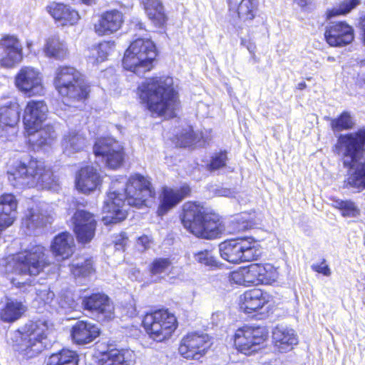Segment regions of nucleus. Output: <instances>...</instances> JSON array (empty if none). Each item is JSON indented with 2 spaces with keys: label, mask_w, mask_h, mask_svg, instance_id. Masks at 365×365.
<instances>
[{
  "label": "nucleus",
  "mask_w": 365,
  "mask_h": 365,
  "mask_svg": "<svg viewBox=\"0 0 365 365\" xmlns=\"http://www.w3.org/2000/svg\"><path fill=\"white\" fill-rule=\"evenodd\" d=\"M270 301V296L260 289H252L242 293L238 299L239 308L250 314L264 307Z\"/></svg>",
  "instance_id": "obj_25"
},
{
  "label": "nucleus",
  "mask_w": 365,
  "mask_h": 365,
  "mask_svg": "<svg viewBox=\"0 0 365 365\" xmlns=\"http://www.w3.org/2000/svg\"><path fill=\"white\" fill-rule=\"evenodd\" d=\"M21 108L16 103L0 107V139L11 140L17 134Z\"/></svg>",
  "instance_id": "obj_18"
},
{
  "label": "nucleus",
  "mask_w": 365,
  "mask_h": 365,
  "mask_svg": "<svg viewBox=\"0 0 365 365\" xmlns=\"http://www.w3.org/2000/svg\"><path fill=\"white\" fill-rule=\"evenodd\" d=\"M332 206L340 210L341 215L344 217L355 218L359 217L361 210L357 205L350 200L333 199Z\"/></svg>",
  "instance_id": "obj_40"
},
{
  "label": "nucleus",
  "mask_w": 365,
  "mask_h": 365,
  "mask_svg": "<svg viewBox=\"0 0 365 365\" xmlns=\"http://www.w3.org/2000/svg\"><path fill=\"white\" fill-rule=\"evenodd\" d=\"M83 304L85 309L96 314L99 320L110 321L115 317L113 304L103 294H94L86 297Z\"/></svg>",
  "instance_id": "obj_23"
},
{
  "label": "nucleus",
  "mask_w": 365,
  "mask_h": 365,
  "mask_svg": "<svg viewBox=\"0 0 365 365\" xmlns=\"http://www.w3.org/2000/svg\"><path fill=\"white\" fill-rule=\"evenodd\" d=\"M53 84L61 96L73 101L86 99L90 92L83 76L73 67H58L55 73Z\"/></svg>",
  "instance_id": "obj_10"
},
{
  "label": "nucleus",
  "mask_w": 365,
  "mask_h": 365,
  "mask_svg": "<svg viewBox=\"0 0 365 365\" xmlns=\"http://www.w3.org/2000/svg\"><path fill=\"white\" fill-rule=\"evenodd\" d=\"M56 298L53 291L47 287L36 290V297L34 303L37 304L38 308L48 307L57 309Z\"/></svg>",
  "instance_id": "obj_41"
},
{
  "label": "nucleus",
  "mask_w": 365,
  "mask_h": 365,
  "mask_svg": "<svg viewBox=\"0 0 365 365\" xmlns=\"http://www.w3.org/2000/svg\"><path fill=\"white\" fill-rule=\"evenodd\" d=\"M47 264L45 248L40 245H33L24 252L9 256L1 262V272L17 287H21L25 283L23 276L38 275Z\"/></svg>",
  "instance_id": "obj_4"
},
{
  "label": "nucleus",
  "mask_w": 365,
  "mask_h": 365,
  "mask_svg": "<svg viewBox=\"0 0 365 365\" xmlns=\"http://www.w3.org/2000/svg\"><path fill=\"white\" fill-rule=\"evenodd\" d=\"M341 158L344 166L349 168L345 180L347 187L365 189V128L357 131L340 135L333 148Z\"/></svg>",
  "instance_id": "obj_3"
},
{
  "label": "nucleus",
  "mask_w": 365,
  "mask_h": 365,
  "mask_svg": "<svg viewBox=\"0 0 365 365\" xmlns=\"http://www.w3.org/2000/svg\"><path fill=\"white\" fill-rule=\"evenodd\" d=\"M219 195L221 196H225V197H232L235 196L234 192L229 189H222V190H220Z\"/></svg>",
  "instance_id": "obj_59"
},
{
  "label": "nucleus",
  "mask_w": 365,
  "mask_h": 365,
  "mask_svg": "<svg viewBox=\"0 0 365 365\" xmlns=\"http://www.w3.org/2000/svg\"><path fill=\"white\" fill-rule=\"evenodd\" d=\"M272 343L277 351L287 353L298 344L299 339L294 329L284 325H277L272 331Z\"/></svg>",
  "instance_id": "obj_24"
},
{
  "label": "nucleus",
  "mask_w": 365,
  "mask_h": 365,
  "mask_svg": "<svg viewBox=\"0 0 365 365\" xmlns=\"http://www.w3.org/2000/svg\"><path fill=\"white\" fill-rule=\"evenodd\" d=\"M128 242V238L125 233H120L119 235L116 236L115 239V247L117 250H124L125 247L127 245Z\"/></svg>",
  "instance_id": "obj_54"
},
{
  "label": "nucleus",
  "mask_w": 365,
  "mask_h": 365,
  "mask_svg": "<svg viewBox=\"0 0 365 365\" xmlns=\"http://www.w3.org/2000/svg\"><path fill=\"white\" fill-rule=\"evenodd\" d=\"M267 339V332L264 328L251 326L238 328L233 336L235 349L245 355L259 351Z\"/></svg>",
  "instance_id": "obj_13"
},
{
  "label": "nucleus",
  "mask_w": 365,
  "mask_h": 365,
  "mask_svg": "<svg viewBox=\"0 0 365 365\" xmlns=\"http://www.w3.org/2000/svg\"><path fill=\"white\" fill-rule=\"evenodd\" d=\"M98 326L88 321H78L71 328L72 341L78 345H86L93 342L100 335Z\"/></svg>",
  "instance_id": "obj_26"
},
{
  "label": "nucleus",
  "mask_w": 365,
  "mask_h": 365,
  "mask_svg": "<svg viewBox=\"0 0 365 365\" xmlns=\"http://www.w3.org/2000/svg\"><path fill=\"white\" fill-rule=\"evenodd\" d=\"M361 29L363 31V34H362L363 41L365 44V16L363 18H361Z\"/></svg>",
  "instance_id": "obj_62"
},
{
  "label": "nucleus",
  "mask_w": 365,
  "mask_h": 365,
  "mask_svg": "<svg viewBox=\"0 0 365 365\" xmlns=\"http://www.w3.org/2000/svg\"><path fill=\"white\" fill-rule=\"evenodd\" d=\"M137 95L154 117L173 118L180 108L178 86L170 76L146 79L138 86Z\"/></svg>",
  "instance_id": "obj_2"
},
{
  "label": "nucleus",
  "mask_w": 365,
  "mask_h": 365,
  "mask_svg": "<svg viewBox=\"0 0 365 365\" xmlns=\"http://www.w3.org/2000/svg\"><path fill=\"white\" fill-rule=\"evenodd\" d=\"M257 0H242L237 9L239 18L243 21H252L256 16Z\"/></svg>",
  "instance_id": "obj_44"
},
{
  "label": "nucleus",
  "mask_w": 365,
  "mask_h": 365,
  "mask_svg": "<svg viewBox=\"0 0 365 365\" xmlns=\"http://www.w3.org/2000/svg\"><path fill=\"white\" fill-rule=\"evenodd\" d=\"M141 4L154 27L163 29L167 26L169 17L162 0H141Z\"/></svg>",
  "instance_id": "obj_28"
},
{
  "label": "nucleus",
  "mask_w": 365,
  "mask_h": 365,
  "mask_svg": "<svg viewBox=\"0 0 365 365\" xmlns=\"http://www.w3.org/2000/svg\"><path fill=\"white\" fill-rule=\"evenodd\" d=\"M241 45L246 47L249 52L254 54L256 50V46L250 40L241 38Z\"/></svg>",
  "instance_id": "obj_58"
},
{
  "label": "nucleus",
  "mask_w": 365,
  "mask_h": 365,
  "mask_svg": "<svg viewBox=\"0 0 365 365\" xmlns=\"http://www.w3.org/2000/svg\"><path fill=\"white\" fill-rule=\"evenodd\" d=\"M114 48V41H102L98 46L91 49V58L93 59L94 62H103L107 59L108 56L113 51Z\"/></svg>",
  "instance_id": "obj_42"
},
{
  "label": "nucleus",
  "mask_w": 365,
  "mask_h": 365,
  "mask_svg": "<svg viewBox=\"0 0 365 365\" xmlns=\"http://www.w3.org/2000/svg\"><path fill=\"white\" fill-rule=\"evenodd\" d=\"M133 351L128 349H112L101 355L98 365H132Z\"/></svg>",
  "instance_id": "obj_34"
},
{
  "label": "nucleus",
  "mask_w": 365,
  "mask_h": 365,
  "mask_svg": "<svg viewBox=\"0 0 365 365\" xmlns=\"http://www.w3.org/2000/svg\"><path fill=\"white\" fill-rule=\"evenodd\" d=\"M16 219V214L0 210V233L11 227Z\"/></svg>",
  "instance_id": "obj_51"
},
{
  "label": "nucleus",
  "mask_w": 365,
  "mask_h": 365,
  "mask_svg": "<svg viewBox=\"0 0 365 365\" xmlns=\"http://www.w3.org/2000/svg\"><path fill=\"white\" fill-rule=\"evenodd\" d=\"M0 66L4 68H13L23 58V50L19 40L14 36H6L0 39Z\"/></svg>",
  "instance_id": "obj_21"
},
{
  "label": "nucleus",
  "mask_w": 365,
  "mask_h": 365,
  "mask_svg": "<svg viewBox=\"0 0 365 365\" xmlns=\"http://www.w3.org/2000/svg\"><path fill=\"white\" fill-rule=\"evenodd\" d=\"M47 12L63 26H74L81 19L78 11L61 3L52 2L46 7Z\"/></svg>",
  "instance_id": "obj_30"
},
{
  "label": "nucleus",
  "mask_w": 365,
  "mask_h": 365,
  "mask_svg": "<svg viewBox=\"0 0 365 365\" xmlns=\"http://www.w3.org/2000/svg\"><path fill=\"white\" fill-rule=\"evenodd\" d=\"M51 220L52 215L47 210V205L40 203L28 208L22 219L21 229L26 235L35 234Z\"/></svg>",
  "instance_id": "obj_17"
},
{
  "label": "nucleus",
  "mask_w": 365,
  "mask_h": 365,
  "mask_svg": "<svg viewBox=\"0 0 365 365\" xmlns=\"http://www.w3.org/2000/svg\"><path fill=\"white\" fill-rule=\"evenodd\" d=\"M220 257L232 264L257 259L260 255L259 243L252 237L227 240L219 245Z\"/></svg>",
  "instance_id": "obj_12"
},
{
  "label": "nucleus",
  "mask_w": 365,
  "mask_h": 365,
  "mask_svg": "<svg viewBox=\"0 0 365 365\" xmlns=\"http://www.w3.org/2000/svg\"><path fill=\"white\" fill-rule=\"evenodd\" d=\"M101 181V177L96 169L86 166L76 173L75 185L78 191L88 194L97 190Z\"/></svg>",
  "instance_id": "obj_29"
},
{
  "label": "nucleus",
  "mask_w": 365,
  "mask_h": 365,
  "mask_svg": "<svg viewBox=\"0 0 365 365\" xmlns=\"http://www.w3.org/2000/svg\"><path fill=\"white\" fill-rule=\"evenodd\" d=\"M32 46H33V42H32V41H31V40H27V41H26V47L28 48V49L31 50V49Z\"/></svg>",
  "instance_id": "obj_64"
},
{
  "label": "nucleus",
  "mask_w": 365,
  "mask_h": 365,
  "mask_svg": "<svg viewBox=\"0 0 365 365\" xmlns=\"http://www.w3.org/2000/svg\"><path fill=\"white\" fill-rule=\"evenodd\" d=\"M43 52L47 57L58 60L64 59L68 53L66 43L56 36H51L46 38Z\"/></svg>",
  "instance_id": "obj_37"
},
{
  "label": "nucleus",
  "mask_w": 365,
  "mask_h": 365,
  "mask_svg": "<svg viewBox=\"0 0 365 365\" xmlns=\"http://www.w3.org/2000/svg\"><path fill=\"white\" fill-rule=\"evenodd\" d=\"M157 56L155 43L150 38H138L126 49L123 58V68L138 76H143L153 68Z\"/></svg>",
  "instance_id": "obj_9"
},
{
  "label": "nucleus",
  "mask_w": 365,
  "mask_h": 365,
  "mask_svg": "<svg viewBox=\"0 0 365 365\" xmlns=\"http://www.w3.org/2000/svg\"><path fill=\"white\" fill-rule=\"evenodd\" d=\"M251 267L254 286L272 284L279 279L278 268L272 264H252Z\"/></svg>",
  "instance_id": "obj_32"
},
{
  "label": "nucleus",
  "mask_w": 365,
  "mask_h": 365,
  "mask_svg": "<svg viewBox=\"0 0 365 365\" xmlns=\"http://www.w3.org/2000/svg\"><path fill=\"white\" fill-rule=\"evenodd\" d=\"M26 310L27 307L22 302L9 298L0 312V318L4 322H13L20 319Z\"/></svg>",
  "instance_id": "obj_36"
},
{
  "label": "nucleus",
  "mask_w": 365,
  "mask_h": 365,
  "mask_svg": "<svg viewBox=\"0 0 365 365\" xmlns=\"http://www.w3.org/2000/svg\"><path fill=\"white\" fill-rule=\"evenodd\" d=\"M50 249L51 253L57 259H68L74 252V239L68 232L60 233L52 240Z\"/></svg>",
  "instance_id": "obj_31"
},
{
  "label": "nucleus",
  "mask_w": 365,
  "mask_h": 365,
  "mask_svg": "<svg viewBox=\"0 0 365 365\" xmlns=\"http://www.w3.org/2000/svg\"><path fill=\"white\" fill-rule=\"evenodd\" d=\"M152 243V239L148 235L140 237L136 243L137 248L140 251H144L148 249Z\"/></svg>",
  "instance_id": "obj_53"
},
{
  "label": "nucleus",
  "mask_w": 365,
  "mask_h": 365,
  "mask_svg": "<svg viewBox=\"0 0 365 365\" xmlns=\"http://www.w3.org/2000/svg\"><path fill=\"white\" fill-rule=\"evenodd\" d=\"M56 303H57L56 310L61 309L65 312L73 310L77 306L73 294L69 291L61 293L57 297Z\"/></svg>",
  "instance_id": "obj_47"
},
{
  "label": "nucleus",
  "mask_w": 365,
  "mask_h": 365,
  "mask_svg": "<svg viewBox=\"0 0 365 365\" xmlns=\"http://www.w3.org/2000/svg\"><path fill=\"white\" fill-rule=\"evenodd\" d=\"M18 202L16 197L11 193L0 195V210L16 214Z\"/></svg>",
  "instance_id": "obj_49"
},
{
  "label": "nucleus",
  "mask_w": 365,
  "mask_h": 365,
  "mask_svg": "<svg viewBox=\"0 0 365 365\" xmlns=\"http://www.w3.org/2000/svg\"><path fill=\"white\" fill-rule=\"evenodd\" d=\"M333 131H342L351 129L355 124L353 115L348 111L342 112L338 117L330 120Z\"/></svg>",
  "instance_id": "obj_43"
},
{
  "label": "nucleus",
  "mask_w": 365,
  "mask_h": 365,
  "mask_svg": "<svg viewBox=\"0 0 365 365\" xmlns=\"http://www.w3.org/2000/svg\"><path fill=\"white\" fill-rule=\"evenodd\" d=\"M358 83L361 86L365 85V73H362L359 75L358 78Z\"/></svg>",
  "instance_id": "obj_63"
},
{
  "label": "nucleus",
  "mask_w": 365,
  "mask_h": 365,
  "mask_svg": "<svg viewBox=\"0 0 365 365\" xmlns=\"http://www.w3.org/2000/svg\"><path fill=\"white\" fill-rule=\"evenodd\" d=\"M123 23V14L117 9H110L98 16L93 23V29L98 36H110L119 31Z\"/></svg>",
  "instance_id": "obj_19"
},
{
  "label": "nucleus",
  "mask_w": 365,
  "mask_h": 365,
  "mask_svg": "<svg viewBox=\"0 0 365 365\" xmlns=\"http://www.w3.org/2000/svg\"><path fill=\"white\" fill-rule=\"evenodd\" d=\"M71 270L76 277L88 276L93 272V262L91 259H86L83 262L78 260L72 264Z\"/></svg>",
  "instance_id": "obj_48"
},
{
  "label": "nucleus",
  "mask_w": 365,
  "mask_h": 365,
  "mask_svg": "<svg viewBox=\"0 0 365 365\" xmlns=\"http://www.w3.org/2000/svg\"><path fill=\"white\" fill-rule=\"evenodd\" d=\"M360 3L361 0H344L339 5L327 11V18L330 19L337 16L345 15L359 5Z\"/></svg>",
  "instance_id": "obj_45"
},
{
  "label": "nucleus",
  "mask_w": 365,
  "mask_h": 365,
  "mask_svg": "<svg viewBox=\"0 0 365 365\" xmlns=\"http://www.w3.org/2000/svg\"><path fill=\"white\" fill-rule=\"evenodd\" d=\"M312 269L314 271L324 274V276H329L331 274L330 269L324 261L319 264H313Z\"/></svg>",
  "instance_id": "obj_55"
},
{
  "label": "nucleus",
  "mask_w": 365,
  "mask_h": 365,
  "mask_svg": "<svg viewBox=\"0 0 365 365\" xmlns=\"http://www.w3.org/2000/svg\"><path fill=\"white\" fill-rule=\"evenodd\" d=\"M237 220L238 222L242 221V223L240 224L239 226L237 227V229L239 230H244L250 229L254 225V223L252 222V220L245 218L242 215L238 217Z\"/></svg>",
  "instance_id": "obj_56"
},
{
  "label": "nucleus",
  "mask_w": 365,
  "mask_h": 365,
  "mask_svg": "<svg viewBox=\"0 0 365 365\" xmlns=\"http://www.w3.org/2000/svg\"><path fill=\"white\" fill-rule=\"evenodd\" d=\"M211 138L210 131L194 132L191 127L183 129L176 136L175 143L180 147L205 146Z\"/></svg>",
  "instance_id": "obj_33"
},
{
  "label": "nucleus",
  "mask_w": 365,
  "mask_h": 365,
  "mask_svg": "<svg viewBox=\"0 0 365 365\" xmlns=\"http://www.w3.org/2000/svg\"><path fill=\"white\" fill-rule=\"evenodd\" d=\"M190 191V189L187 185H183L179 189L163 187L160 195L158 215L163 216L175 207L189 194Z\"/></svg>",
  "instance_id": "obj_27"
},
{
  "label": "nucleus",
  "mask_w": 365,
  "mask_h": 365,
  "mask_svg": "<svg viewBox=\"0 0 365 365\" xmlns=\"http://www.w3.org/2000/svg\"><path fill=\"white\" fill-rule=\"evenodd\" d=\"M78 356L74 351L63 349L52 354L48 360L47 365H78Z\"/></svg>",
  "instance_id": "obj_39"
},
{
  "label": "nucleus",
  "mask_w": 365,
  "mask_h": 365,
  "mask_svg": "<svg viewBox=\"0 0 365 365\" xmlns=\"http://www.w3.org/2000/svg\"><path fill=\"white\" fill-rule=\"evenodd\" d=\"M74 3H82L86 5H91L95 3L96 0H72Z\"/></svg>",
  "instance_id": "obj_61"
},
{
  "label": "nucleus",
  "mask_w": 365,
  "mask_h": 365,
  "mask_svg": "<svg viewBox=\"0 0 365 365\" xmlns=\"http://www.w3.org/2000/svg\"><path fill=\"white\" fill-rule=\"evenodd\" d=\"M294 4L304 9L310 4L311 0H294Z\"/></svg>",
  "instance_id": "obj_60"
},
{
  "label": "nucleus",
  "mask_w": 365,
  "mask_h": 365,
  "mask_svg": "<svg viewBox=\"0 0 365 365\" xmlns=\"http://www.w3.org/2000/svg\"><path fill=\"white\" fill-rule=\"evenodd\" d=\"M50 331L51 325L46 320L31 322L26 325L24 333L19 331L14 332V337L16 339L14 346L22 356L34 357L46 348Z\"/></svg>",
  "instance_id": "obj_8"
},
{
  "label": "nucleus",
  "mask_w": 365,
  "mask_h": 365,
  "mask_svg": "<svg viewBox=\"0 0 365 365\" xmlns=\"http://www.w3.org/2000/svg\"><path fill=\"white\" fill-rule=\"evenodd\" d=\"M252 277V267L250 264L230 272L228 274L227 280L232 285L250 287L254 286Z\"/></svg>",
  "instance_id": "obj_38"
},
{
  "label": "nucleus",
  "mask_w": 365,
  "mask_h": 365,
  "mask_svg": "<svg viewBox=\"0 0 365 365\" xmlns=\"http://www.w3.org/2000/svg\"><path fill=\"white\" fill-rule=\"evenodd\" d=\"M210 347V338L207 334L194 331L182 338L178 352L184 359L199 360L205 356Z\"/></svg>",
  "instance_id": "obj_15"
},
{
  "label": "nucleus",
  "mask_w": 365,
  "mask_h": 365,
  "mask_svg": "<svg viewBox=\"0 0 365 365\" xmlns=\"http://www.w3.org/2000/svg\"><path fill=\"white\" fill-rule=\"evenodd\" d=\"M226 160V153L220 152L219 153H217L212 157L210 163L209 165V169L211 170H218L225 165Z\"/></svg>",
  "instance_id": "obj_52"
},
{
  "label": "nucleus",
  "mask_w": 365,
  "mask_h": 365,
  "mask_svg": "<svg viewBox=\"0 0 365 365\" xmlns=\"http://www.w3.org/2000/svg\"><path fill=\"white\" fill-rule=\"evenodd\" d=\"M195 259L202 264L210 267H218L219 262L211 252L207 250L202 251L195 255Z\"/></svg>",
  "instance_id": "obj_50"
},
{
  "label": "nucleus",
  "mask_w": 365,
  "mask_h": 365,
  "mask_svg": "<svg viewBox=\"0 0 365 365\" xmlns=\"http://www.w3.org/2000/svg\"><path fill=\"white\" fill-rule=\"evenodd\" d=\"M14 84L19 91L28 97L42 96L46 92L43 76L33 66L21 67L15 76Z\"/></svg>",
  "instance_id": "obj_14"
},
{
  "label": "nucleus",
  "mask_w": 365,
  "mask_h": 365,
  "mask_svg": "<svg viewBox=\"0 0 365 365\" xmlns=\"http://www.w3.org/2000/svg\"><path fill=\"white\" fill-rule=\"evenodd\" d=\"M155 195V189L148 176L133 173L128 179L120 177L111 183L103 208L102 220L105 225L121 222L127 217L125 200L128 205L142 208L148 207Z\"/></svg>",
  "instance_id": "obj_1"
},
{
  "label": "nucleus",
  "mask_w": 365,
  "mask_h": 365,
  "mask_svg": "<svg viewBox=\"0 0 365 365\" xmlns=\"http://www.w3.org/2000/svg\"><path fill=\"white\" fill-rule=\"evenodd\" d=\"M87 144L86 138L74 130L66 133L61 141L63 151L67 155L83 150L87 146Z\"/></svg>",
  "instance_id": "obj_35"
},
{
  "label": "nucleus",
  "mask_w": 365,
  "mask_h": 365,
  "mask_svg": "<svg viewBox=\"0 0 365 365\" xmlns=\"http://www.w3.org/2000/svg\"><path fill=\"white\" fill-rule=\"evenodd\" d=\"M8 175L11 185L19 188L53 189L57 185L51 169L44 161L36 158L16 162Z\"/></svg>",
  "instance_id": "obj_5"
},
{
  "label": "nucleus",
  "mask_w": 365,
  "mask_h": 365,
  "mask_svg": "<svg viewBox=\"0 0 365 365\" xmlns=\"http://www.w3.org/2000/svg\"><path fill=\"white\" fill-rule=\"evenodd\" d=\"M324 38L331 46L344 47L354 41V30L346 22L338 21L326 27Z\"/></svg>",
  "instance_id": "obj_20"
},
{
  "label": "nucleus",
  "mask_w": 365,
  "mask_h": 365,
  "mask_svg": "<svg viewBox=\"0 0 365 365\" xmlns=\"http://www.w3.org/2000/svg\"><path fill=\"white\" fill-rule=\"evenodd\" d=\"M73 230L81 243L89 242L95 235L96 221L93 215L85 210H78L73 217Z\"/></svg>",
  "instance_id": "obj_22"
},
{
  "label": "nucleus",
  "mask_w": 365,
  "mask_h": 365,
  "mask_svg": "<svg viewBox=\"0 0 365 365\" xmlns=\"http://www.w3.org/2000/svg\"><path fill=\"white\" fill-rule=\"evenodd\" d=\"M48 108L44 101L31 100L24 110L23 122L29 134H34L29 141L38 147L50 145L56 138L52 126H42L47 120Z\"/></svg>",
  "instance_id": "obj_7"
},
{
  "label": "nucleus",
  "mask_w": 365,
  "mask_h": 365,
  "mask_svg": "<svg viewBox=\"0 0 365 365\" xmlns=\"http://www.w3.org/2000/svg\"><path fill=\"white\" fill-rule=\"evenodd\" d=\"M173 269L171 260L164 257L155 259L149 266L150 273L154 275L168 274Z\"/></svg>",
  "instance_id": "obj_46"
},
{
  "label": "nucleus",
  "mask_w": 365,
  "mask_h": 365,
  "mask_svg": "<svg viewBox=\"0 0 365 365\" xmlns=\"http://www.w3.org/2000/svg\"><path fill=\"white\" fill-rule=\"evenodd\" d=\"M182 222L184 227L198 237L215 239L224 231V226L218 215L195 202L183 205Z\"/></svg>",
  "instance_id": "obj_6"
},
{
  "label": "nucleus",
  "mask_w": 365,
  "mask_h": 365,
  "mask_svg": "<svg viewBox=\"0 0 365 365\" xmlns=\"http://www.w3.org/2000/svg\"><path fill=\"white\" fill-rule=\"evenodd\" d=\"M123 147L112 138H99L93 145L96 156L101 157L108 167L115 169L120 167L124 160Z\"/></svg>",
  "instance_id": "obj_16"
},
{
  "label": "nucleus",
  "mask_w": 365,
  "mask_h": 365,
  "mask_svg": "<svg viewBox=\"0 0 365 365\" xmlns=\"http://www.w3.org/2000/svg\"><path fill=\"white\" fill-rule=\"evenodd\" d=\"M128 277L132 281H138L141 278V273L136 267H130L128 270Z\"/></svg>",
  "instance_id": "obj_57"
},
{
  "label": "nucleus",
  "mask_w": 365,
  "mask_h": 365,
  "mask_svg": "<svg viewBox=\"0 0 365 365\" xmlns=\"http://www.w3.org/2000/svg\"><path fill=\"white\" fill-rule=\"evenodd\" d=\"M142 323L149 338L157 342L169 340L178 327L176 317L168 309L146 314Z\"/></svg>",
  "instance_id": "obj_11"
}]
</instances>
